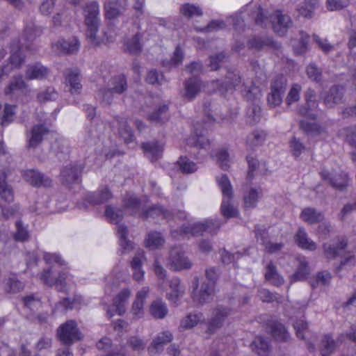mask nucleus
Listing matches in <instances>:
<instances>
[{
    "label": "nucleus",
    "mask_w": 356,
    "mask_h": 356,
    "mask_svg": "<svg viewBox=\"0 0 356 356\" xmlns=\"http://www.w3.org/2000/svg\"><path fill=\"white\" fill-rule=\"evenodd\" d=\"M213 88V92H219L222 94L228 92H232L235 90H241L245 92L248 98L256 99L261 95V90L259 87L252 83L251 86L248 87L244 83H241V76L234 72L228 71L225 77V81L220 83L219 80L211 81Z\"/></svg>",
    "instance_id": "f257e3e1"
},
{
    "label": "nucleus",
    "mask_w": 356,
    "mask_h": 356,
    "mask_svg": "<svg viewBox=\"0 0 356 356\" xmlns=\"http://www.w3.org/2000/svg\"><path fill=\"white\" fill-rule=\"evenodd\" d=\"M270 21L273 31L279 35H284L293 22L291 17L284 15L280 10H277L273 14L267 15L261 7H259L255 17V23L261 26H266Z\"/></svg>",
    "instance_id": "f03ea898"
},
{
    "label": "nucleus",
    "mask_w": 356,
    "mask_h": 356,
    "mask_svg": "<svg viewBox=\"0 0 356 356\" xmlns=\"http://www.w3.org/2000/svg\"><path fill=\"white\" fill-rule=\"evenodd\" d=\"M83 13L87 38L91 44L97 46L100 44L97 38L101 22L99 3L95 1L86 3L83 8Z\"/></svg>",
    "instance_id": "7ed1b4c3"
},
{
    "label": "nucleus",
    "mask_w": 356,
    "mask_h": 356,
    "mask_svg": "<svg viewBox=\"0 0 356 356\" xmlns=\"http://www.w3.org/2000/svg\"><path fill=\"white\" fill-rule=\"evenodd\" d=\"M221 224L217 219H207L202 222L184 224L179 229L172 230L171 235L176 239L185 238L188 235H202L204 232L211 234H215Z\"/></svg>",
    "instance_id": "20e7f679"
},
{
    "label": "nucleus",
    "mask_w": 356,
    "mask_h": 356,
    "mask_svg": "<svg viewBox=\"0 0 356 356\" xmlns=\"http://www.w3.org/2000/svg\"><path fill=\"white\" fill-rule=\"evenodd\" d=\"M216 181L223 195L220 207L222 216L227 218L236 216L238 211L231 204L233 189L228 177L226 175H222L220 177L216 178Z\"/></svg>",
    "instance_id": "39448f33"
},
{
    "label": "nucleus",
    "mask_w": 356,
    "mask_h": 356,
    "mask_svg": "<svg viewBox=\"0 0 356 356\" xmlns=\"http://www.w3.org/2000/svg\"><path fill=\"white\" fill-rule=\"evenodd\" d=\"M216 294L215 286L207 282L199 284V279L195 277L193 280V291L191 298L197 305H204L213 301Z\"/></svg>",
    "instance_id": "423d86ee"
},
{
    "label": "nucleus",
    "mask_w": 356,
    "mask_h": 356,
    "mask_svg": "<svg viewBox=\"0 0 356 356\" xmlns=\"http://www.w3.org/2000/svg\"><path fill=\"white\" fill-rule=\"evenodd\" d=\"M57 335L61 343L65 345H71L83 337L76 321L73 320H69L60 325L57 330Z\"/></svg>",
    "instance_id": "0eeeda50"
},
{
    "label": "nucleus",
    "mask_w": 356,
    "mask_h": 356,
    "mask_svg": "<svg viewBox=\"0 0 356 356\" xmlns=\"http://www.w3.org/2000/svg\"><path fill=\"white\" fill-rule=\"evenodd\" d=\"M346 337L356 343V327H352L351 332L348 334H340L337 341L334 340L330 334H325L321 340V356H330L337 347L343 342Z\"/></svg>",
    "instance_id": "6e6552de"
},
{
    "label": "nucleus",
    "mask_w": 356,
    "mask_h": 356,
    "mask_svg": "<svg viewBox=\"0 0 356 356\" xmlns=\"http://www.w3.org/2000/svg\"><path fill=\"white\" fill-rule=\"evenodd\" d=\"M127 88L126 77L123 74L114 76L108 83V88L104 90L102 94V102L110 104L114 93L121 94Z\"/></svg>",
    "instance_id": "1a4fd4ad"
},
{
    "label": "nucleus",
    "mask_w": 356,
    "mask_h": 356,
    "mask_svg": "<svg viewBox=\"0 0 356 356\" xmlns=\"http://www.w3.org/2000/svg\"><path fill=\"white\" fill-rule=\"evenodd\" d=\"M168 260V267L175 271L189 269L193 265L179 247H174L171 249Z\"/></svg>",
    "instance_id": "9d476101"
},
{
    "label": "nucleus",
    "mask_w": 356,
    "mask_h": 356,
    "mask_svg": "<svg viewBox=\"0 0 356 356\" xmlns=\"http://www.w3.org/2000/svg\"><path fill=\"white\" fill-rule=\"evenodd\" d=\"M305 104L298 107V114L306 119L316 120L317 114L316 109L318 102L316 101V92L314 90L308 88L305 93Z\"/></svg>",
    "instance_id": "9b49d317"
},
{
    "label": "nucleus",
    "mask_w": 356,
    "mask_h": 356,
    "mask_svg": "<svg viewBox=\"0 0 356 356\" xmlns=\"http://www.w3.org/2000/svg\"><path fill=\"white\" fill-rule=\"evenodd\" d=\"M230 312V309L226 307H217L215 308L212 312V316L207 321V333L212 334L220 328Z\"/></svg>",
    "instance_id": "f8f14e48"
},
{
    "label": "nucleus",
    "mask_w": 356,
    "mask_h": 356,
    "mask_svg": "<svg viewBox=\"0 0 356 356\" xmlns=\"http://www.w3.org/2000/svg\"><path fill=\"white\" fill-rule=\"evenodd\" d=\"M67 273L65 271L59 272L58 277L53 275V266L44 269L40 276L41 281L46 285H55L59 291H63L65 287V280Z\"/></svg>",
    "instance_id": "ddd939ff"
},
{
    "label": "nucleus",
    "mask_w": 356,
    "mask_h": 356,
    "mask_svg": "<svg viewBox=\"0 0 356 356\" xmlns=\"http://www.w3.org/2000/svg\"><path fill=\"white\" fill-rule=\"evenodd\" d=\"M322 179L328 181V183L335 189L339 191H343L348 186V176L344 172L332 177L331 173L325 169H323L320 172Z\"/></svg>",
    "instance_id": "4468645a"
},
{
    "label": "nucleus",
    "mask_w": 356,
    "mask_h": 356,
    "mask_svg": "<svg viewBox=\"0 0 356 356\" xmlns=\"http://www.w3.org/2000/svg\"><path fill=\"white\" fill-rule=\"evenodd\" d=\"M113 197V194L107 186H102L93 193H88L84 197V201L89 205H98L108 202Z\"/></svg>",
    "instance_id": "2eb2a0df"
},
{
    "label": "nucleus",
    "mask_w": 356,
    "mask_h": 356,
    "mask_svg": "<svg viewBox=\"0 0 356 356\" xmlns=\"http://www.w3.org/2000/svg\"><path fill=\"white\" fill-rule=\"evenodd\" d=\"M122 206L130 215L142 218L143 209H145V205L134 194H127L122 200Z\"/></svg>",
    "instance_id": "dca6fc26"
},
{
    "label": "nucleus",
    "mask_w": 356,
    "mask_h": 356,
    "mask_svg": "<svg viewBox=\"0 0 356 356\" xmlns=\"http://www.w3.org/2000/svg\"><path fill=\"white\" fill-rule=\"evenodd\" d=\"M80 47V42L76 37L68 40L61 39L52 45V48L58 54H70L77 52Z\"/></svg>",
    "instance_id": "f3484780"
},
{
    "label": "nucleus",
    "mask_w": 356,
    "mask_h": 356,
    "mask_svg": "<svg viewBox=\"0 0 356 356\" xmlns=\"http://www.w3.org/2000/svg\"><path fill=\"white\" fill-rule=\"evenodd\" d=\"M141 147L145 156L151 162H154L162 156L164 144L157 140H154L142 143Z\"/></svg>",
    "instance_id": "a211bd4d"
},
{
    "label": "nucleus",
    "mask_w": 356,
    "mask_h": 356,
    "mask_svg": "<svg viewBox=\"0 0 356 356\" xmlns=\"http://www.w3.org/2000/svg\"><path fill=\"white\" fill-rule=\"evenodd\" d=\"M24 177L35 187H48L51 184L50 178L35 170H26L24 173Z\"/></svg>",
    "instance_id": "6ab92c4d"
},
{
    "label": "nucleus",
    "mask_w": 356,
    "mask_h": 356,
    "mask_svg": "<svg viewBox=\"0 0 356 356\" xmlns=\"http://www.w3.org/2000/svg\"><path fill=\"white\" fill-rule=\"evenodd\" d=\"M65 81L70 86V92L72 95L79 94L82 89L80 82V72L77 68L67 69L65 74Z\"/></svg>",
    "instance_id": "aec40b11"
},
{
    "label": "nucleus",
    "mask_w": 356,
    "mask_h": 356,
    "mask_svg": "<svg viewBox=\"0 0 356 356\" xmlns=\"http://www.w3.org/2000/svg\"><path fill=\"white\" fill-rule=\"evenodd\" d=\"M83 167L81 165H70L64 167L60 172L63 183L69 185L79 180Z\"/></svg>",
    "instance_id": "412c9836"
},
{
    "label": "nucleus",
    "mask_w": 356,
    "mask_h": 356,
    "mask_svg": "<svg viewBox=\"0 0 356 356\" xmlns=\"http://www.w3.org/2000/svg\"><path fill=\"white\" fill-rule=\"evenodd\" d=\"M172 334L170 331H164L159 333L153 339L151 345L148 347L149 355H154L162 350L163 347L172 340Z\"/></svg>",
    "instance_id": "4be33fe9"
},
{
    "label": "nucleus",
    "mask_w": 356,
    "mask_h": 356,
    "mask_svg": "<svg viewBox=\"0 0 356 356\" xmlns=\"http://www.w3.org/2000/svg\"><path fill=\"white\" fill-rule=\"evenodd\" d=\"M171 291L167 294V299L176 305H179L180 299L185 293V287L181 284L178 277H173L170 282Z\"/></svg>",
    "instance_id": "5701e85b"
},
{
    "label": "nucleus",
    "mask_w": 356,
    "mask_h": 356,
    "mask_svg": "<svg viewBox=\"0 0 356 356\" xmlns=\"http://www.w3.org/2000/svg\"><path fill=\"white\" fill-rule=\"evenodd\" d=\"M49 73V70L40 63L29 65L26 67L25 77L27 80H42L46 79Z\"/></svg>",
    "instance_id": "b1692460"
},
{
    "label": "nucleus",
    "mask_w": 356,
    "mask_h": 356,
    "mask_svg": "<svg viewBox=\"0 0 356 356\" xmlns=\"http://www.w3.org/2000/svg\"><path fill=\"white\" fill-rule=\"evenodd\" d=\"M266 326L270 329L273 337L277 341H286L289 338V334L285 327L279 321L273 318L268 319Z\"/></svg>",
    "instance_id": "393cba45"
},
{
    "label": "nucleus",
    "mask_w": 356,
    "mask_h": 356,
    "mask_svg": "<svg viewBox=\"0 0 356 356\" xmlns=\"http://www.w3.org/2000/svg\"><path fill=\"white\" fill-rule=\"evenodd\" d=\"M49 131L48 127L42 124L34 125L30 133L29 138V147H36L42 140L43 136Z\"/></svg>",
    "instance_id": "a878e982"
},
{
    "label": "nucleus",
    "mask_w": 356,
    "mask_h": 356,
    "mask_svg": "<svg viewBox=\"0 0 356 356\" xmlns=\"http://www.w3.org/2000/svg\"><path fill=\"white\" fill-rule=\"evenodd\" d=\"M265 280L275 286H280L284 282V277L278 273L276 266L270 261L265 268Z\"/></svg>",
    "instance_id": "bb28decb"
},
{
    "label": "nucleus",
    "mask_w": 356,
    "mask_h": 356,
    "mask_svg": "<svg viewBox=\"0 0 356 356\" xmlns=\"http://www.w3.org/2000/svg\"><path fill=\"white\" fill-rule=\"evenodd\" d=\"M344 92V88L341 86H334L329 90L324 97V103L327 107H333L341 102Z\"/></svg>",
    "instance_id": "cd10ccee"
},
{
    "label": "nucleus",
    "mask_w": 356,
    "mask_h": 356,
    "mask_svg": "<svg viewBox=\"0 0 356 356\" xmlns=\"http://www.w3.org/2000/svg\"><path fill=\"white\" fill-rule=\"evenodd\" d=\"M201 80L197 76H193L184 83V96L188 100H193L200 91Z\"/></svg>",
    "instance_id": "c85d7f7f"
},
{
    "label": "nucleus",
    "mask_w": 356,
    "mask_h": 356,
    "mask_svg": "<svg viewBox=\"0 0 356 356\" xmlns=\"http://www.w3.org/2000/svg\"><path fill=\"white\" fill-rule=\"evenodd\" d=\"M204 320L202 312L190 313L181 320L179 329L181 331L192 329L197 324L204 323Z\"/></svg>",
    "instance_id": "c756f323"
},
{
    "label": "nucleus",
    "mask_w": 356,
    "mask_h": 356,
    "mask_svg": "<svg viewBox=\"0 0 356 356\" xmlns=\"http://www.w3.org/2000/svg\"><path fill=\"white\" fill-rule=\"evenodd\" d=\"M295 242L302 250L314 251L316 249V244L308 237L304 228H299L295 235Z\"/></svg>",
    "instance_id": "7c9ffc66"
},
{
    "label": "nucleus",
    "mask_w": 356,
    "mask_h": 356,
    "mask_svg": "<svg viewBox=\"0 0 356 356\" xmlns=\"http://www.w3.org/2000/svg\"><path fill=\"white\" fill-rule=\"evenodd\" d=\"M8 175L3 170L0 174V197L5 202L10 203L14 200V193L12 187L6 182Z\"/></svg>",
    "instance_id": "2f4dec72"
},
{
    "label": "nucleus",
    "mask_w": 356,
    "mask_h": 356,
    "mask_svg": "<svg viewBox=\"0 0 356 356\" xmlns=\"http://www.w3.org/2000/svg\"><path fill=\"white\" fill-rule=\"evenodd\" d=\"M145 259V253L143 250L138 251L131 262V267L134 270L133 277L137 281H141L145 275L144 270L142 269L143 260Z\"/></svg>",
    "instance_id": "473e14b6"
},
{
    "label": "nucleus",
    "mask_w": 356,
    "mask_h": 356,
    "mask_svg": "<svg viewBox=\"0 0 356 356\" xmlns=\"http://www.w3.org/2000/svg\"><path fill=\"white\" fill-rule=\"evenodd\" d=\"M131 296V291L126 288L121 290L113 300V305L115 307L116 313L122 316L125 312V305Z\"/></svg>",
    "instance_id": "72a5a7b5"
},
{
    "label": "nucleus",
    "mask_w": 356,
    "mask_h": 356,
    "mask_svg": "<svg viewBox=\"0 0 356 356\" xmlns=\"http://www.w3.org/2000/svg\"><path fill=\"white\" fill-rule=\"evenodd\" d=\"M197 124L195 127V134L186 139V144L190 146L206 149L209 147V140L205 137L204 131L198 132Z\"/></svg>",
    "instance_id": "f704fd0d"
},
{
    "label": "nucleus",
    "mask_w": 356,
    "mask_h": 356,
    "mask_svg": "<svg viewBox=\"0 0 356 356\" xmlns=\"http://www.w3.org/2000/svg\"><path fill=\"white\" fill-rule=\"evenodd\" d=\"M266 234L265 230L261 229L259 227V225L255 227V236L257 239L260 240L262 244L264 245L266 250L270 254L276 253L281 250V249L284 247L283 243H272V242H265L264 235Z\"/></svg>",
    "instance_id": "c9c22d12"
},
{
    "label": "nucleus",
    "mask_w": 356,
    "mask_h": 356,
    "mask_svg": "<svg viewBox=\"0 0 356 356\" xmlns=\"http://www.w3.org/2000/svg\"><path fill=\"white\" fill-rule=\"evenodd\" d=\"M251 349L258 356H268L270 353L269 340L267 338L257 337L250 344Z\"/></svg>",
    "instance_id": "e433bc0d"
},
{
    "label": "nucleus",
    "mask_w": 356,
    "mask_h": 356,
    "mask_svg": "<svg viewBox=\"0 0 356 356\" xmlns=\"http://www.w3.org/2000/svg\"><path fill=\"white\" fill-rule=\"evenodd\" d=\"M300 218L308 224H315L322 221L324 216L322 212L316 211L314 208H305L300 215Z\"/></svg>",
    "instance_id": "4c0bfd02"
},
{
    "label": "nucleus",
    "mask_w": 356,
    "mask_h": 356,
    "mask_svg": "<svg viewBox=\"0 0 356 356\" xmlns=\"http://www.w3.org/2000/svg\"><path fill=\"white\" fill-rule=\"evenodd\" d=\"M168 309L165 302L161 299L154 300L149 306V313L156 319H163L168 314Z\"/></svg>",
    "instance_id": "58836bf2"
},
{
    "label": "nucleus",
    "mask_w": 356,
    "mask_h": 356,
    "mask_svg": "<svg viewBox=\"0 0 356 356\" xmlns=\"http://www.w3.org/2000/svg\"><path fill=\"white\" fill-rule=\"evenodd\" d=\"M58 92L52 86H47L40 90L36 95V101L40 104H45L48 102H53L58 99Z\"/></svg>",
    "instance_id": "ea45409f"
},
{
    "label": "nucleus",
    "mask_w": 356,
    "mask_h": 356,
    "mask_svg": "<svg viewBox=\"0 0 356 356\" xmlns=\"http://www.w3.org/2000/svg\"><path fill=\"white\" fill-rule=\"evenodd\" d=\"M300 128L308 135L318 136L325 131V127L323 125L313 122H308L307 120L300 121Z\"/></svg>",
    "instance_id": "a19ab883"
},
{
    "label": "nucleus",
    "mask_w": 356,
    "mask_h": 356,
    "mask_svg": "<svg viewBox=\"0 0 356 356\" xmlns=\"http://www.w3.org/2000/svg\"><path fill=\"white\" fill-rule=\"evenodd\" d=\"M5 291L8 293H17L22 291L24 284L15 274H10L4 280Z\"/></svg>",
    "instance_id": "79ce46f5"
},
{
    "label": "nucleus",
    "mask_w": 356,
    "mask_h": 356,
    "mask_svg": "<svg viewBox=\"0 0 356 356\" xmlns=\"http://www.w3.org/2000/svg\"><path fill=\"white\" fill-rule=\"evenodd\" d=\"M347 245V240L341 238L339 241V243L336 247H332L330 245L324 244L323 249L325 256L327 259H334L338 256L342 255V253Z\"/></svg>",
    "instance_id": "37998d69"
},
{
    "label": "nucleus",
    "mask_w": 356,
    "mask_h": 356,
    "mask_svg": "<svg viewBox=\"0 0 356 356\" xmlns=\"http://www.w3.org/2000/svg\"><path fill=\"white\" fill-rule=\"evenodd\" d=\"M155 111L147 115V119L152 122L163 123L168 120V106L166 104L155 106Z\"/></svg>",
    "instance_id": "c03bdc74"
},
{
    "label": "nucleus",
    "mask_w": 356,
    "mask_h": 356,
    "mask_svg": "<svg viewBox=\"0 0 356 356\" xmlns=\"http://www.w3.org/2000/svg\"><path fill=\"white\" fill-rule=\"evenodd\" d=\"M263 195L261 189L251 188L243 196L244 207L246 209H252L257 206L259 198Z\"/></svg>",
    "instance_id": "a18cd8bd"
},
{
    "label": "nucleus",
    "mask_w": 356,
    "mask_h": 356,
    "mask_svg": "<svg viewBox=\"0 0 356 356\" xmlns=\"http://www.w3.org/2000/svg\"><path fill=\"white\" fill-rule=\"evenodd\" d=\"M160 216L165 218H169L170 213L163 207L157 205H153L149 207L145 206V209H143L142 218L147 219L148 218H156Z\"/></svg>",
    "instance_id": "49530a36"
},
{
    "label": "nucleus",
    "mask_w": 356,
    "mask_h": 356,
    "mask_svg": "<svg viewBox=\"0 0 356 356\" xmlns=\"http://www.w3.org/2000/svg\"><path fill=\"white\" fill-rule=\"evenodd\" d=\"M248 45L250 49L259 51L265 47H273L274 42L268 37H254L248 41Z\"/></svg>",
    "instance_id": "de8ad7c7"
},
{
    "label": "nucleus",
    "mask_w": 356,
    "mask_h": 356,
    "mask_svg": "<svg viewBox=\"0 0 356 356\" xmlns=\"http://www.w3.org/2000/svg\"><path fill=\"white\" fill-rule=\"evenodd\" d=\"M141 35L140 33L135 34L131 38L124 42L125 51L131 54H138L142 50V44L140 43Z\"/></svg>",
    "instance_id": "09e8293b"
},
{
    "label": "nucleus",
    "mask_w": 356,
    "mask_h": 356,
    "mask_svg": "<svg viewBox=\"0 0 356 356\" xmlns=\"http://www.w3.org/2000/svg\"><path fill=\"white\" fill-rule=\"evenodd\" d=\"M164 238L161 233L150 232L147 234L145 241V246L149 249H156L164 243Z\"/></svg>",
    "instance_id": "8fccbe9b"
},
{
    "label": "nucleus",
    "mask_w": 356,
    "mask_h": 356,
    "mask_svg": "<svg viewBox=\"0 0 356 356\" xmlns=\"http://www.w3.org/2000/svg\"><path fill=\"white\" fill-rule=\"evenodd\" d=\"M119 124V134L124 139V143L129 144L133 142L134 136L131 129L127 125V122L125 119L121 118L118 120Z\"/></svg>",
    "instance_id": "3c124183"
},
{
    "label": "nucleus",
    "mask_w": 356,
    "mask_h": 356,
    "mask_svg": "<svg viewBox=\"0 0 356 356\" xmlns=\"http://www.w3.org/2000/svg\"><path fill=\"white\" fill-rule=\"evenodd\" d=\"M179 170L184 174H191L197 169V164L186 156H180L177 161Z\"/></svg>",
    "instance_id": "603ef678"
},
{
    "label": "nucleus",
    "mask_w": 356,
    "mask_h": 356,
    "mask_svg": "<svg viewBox=\"0 0 356 356\" xmlns=\"http://www.w3.org/2000/svg\"><path fill=\"white\" fill-rule=\"evenodd\" d=\"M266 138V133L262 130H254L247 136L246 144L250 148L260 145Z\"/></svg>",
    "instance_id": "864d4df0"
},
{
    "label": "nucleus",
    "mask_w": 356,
    "mask_h": 356,
    "mask_svg": "<svg viewBox=\"0 0 356 356\" xmlns=\"http://www.w3.org/2000/svg\"><path fill=\"white\" fill-rule=\"evenodd\" d=\"M287 85V79L282 74H277L274 76L270 84V90L284 94Z\"/></svg>",
    "instance_id": "5fc2aeb1"
},
{
    "label": "nucleus",
    "mask_w": 356,
    "mask_h": 356,
    "mask_svg": "<svg viewBox=\"0 0 356 356\" xmlns=\"http://www.w3.org/2000/svg\"><path fill=\"white\" fill-rule=\"evenodd\" d=\"M309 273V268L307 261L305 259L301 260L299 263L296 271L291 277V282H295L298 281L304 280L305 279H306Z\"/></svg>",
    "instance_id": "6e6d98bb"
},
{
    "label": "nucleus",
    "mask_w": 356,
    "mask_h": 356,
    "mask_svg": "<svg viewBox=\"0 0 356 356\" xmlns=\"http://www.w3.org/2000/svg\"><path fill=\"white\" fill-rule=\"evenodd\" d=\"M120 245L124 250H130L133 248V243L127 239L128 229L124 225H119L117 228Z\"/></svg>",
    "instance_id": "4d7b16f0"
},
{
    "label": "nucleus",
    "mask_w": 356,
    "mask_h": 356,
    "mask_svg": "<svg viewBox=\"0 0 356 356\" xmlns=\"http://www.w3.org/2000/svg\"><path fill=\"white\" fill-rule=\"evenodd\" d=\"M289 150L291 154L295 157H299L305 150L306 146L300 140V138L293 136L289 143Z\"/></svg>",
    "instance_id": "13d9d810"
},
{
    "label": "nucleus",
    "mask_w": 356,
    "mask_h": 356,
    "mask_svg": "<svg viewBox=\"0 0 356 356\" xmlns=\"http://www.w3.org/2000/svg\"><path fill=\"white\" fill-rule=\"evenodd\" d=\"M124 211L121 209H116L111 205L106 207L105 216L111 222L118 224L123 218Z\"/></svg>",
    "instance_id": "bf43d9fd"
},
{
    "label": "nucleus",
    "mask_w": 356,
    "mask_h": 356,
    "mask_svg": "<svg viewBox=\"0 0 356 356\" xmlns=\"http://www.w3.org/2000/svg\"><path fill=\"white\" fill-rule=\"evenodd\" d=\"M318 4V0H305L303 5L298 8V11L300 15L310 18Z\"/></svg>",
    "instance_id": "052dcab7"
},
{
    "label": "nucleus",
    "mask_w": 356,
    "mask_h": 356,
    "mask_svg": "<svg viewBox=\"0 0 356 356\" xmlns=\"http://www.w3.org/2000/svg\"><path fill=\"white\" fill-rule=\"evenodd\" d=\"M27 86L22 75L16 76L13 77V81L6 88V95H11L16 90H20L25 88Z\"/></svg>",
    "instance_id": "680f3d73"
},
{
    "label": "nucleus",
    "mask_w": 356,
    "mask_h": 356,
    "mask_svg": "<svg viewBox=\"0 0 356 356\" xmlns=\"http://www.w3.org/2000/svg\"><path fill=\"white\" fill-rule=\"evenodd\" d=\"M302 91V87L298 83H294L291 86L285 102L288 106L299 101L300 97V92Z\"/></svg>",
    "instance_id": "e2e57ef3"
},
{
    "label": "nucleus",
    "mask_w": 356,
    "mask_h": 356,
    "mask_svg": "<svg viewBox=\"0 0 356 356\" xmlns=\"http://www.w3.org/2000/svg\"><path fill=\"white\" fill-rule=\"evenodd\" d=\"M16 232L13 234V238L16 241L24 242L29 238V232L26 227L22 225V221L17 220L15 223Z\"/></svg>",
    "instance_id": "0e129e2a"
},
{
    "label": "nucleus",
    "mask_w": 356,
    "mask_h": 356,
    "mask_svg": "<svg viewBox=\"0 0 356 356\" xmlns=\"http://www.w3.org/2000/svg\"><path fill=\"white\" fill-rule=\"evenodd\" d=\"M16 108V105H11L8 104H5L1 122V126H7L8 124L13 122V118L15 115Z\"/></svg>",
    "instance_id": "69168bd1"
},
{
    "label": "nucleus",
    "mask_w": 356,
    "mask_h": 356,
    "mask_svg": "<svg viewBox=\"0 0 356 356\" xmlns=\"http://www.w3.org/2000/svg\"><path fill=\"white\" fill-rule=\"evenodd\" d=\"M105 17L107 19H114L120 13V5L118 1L107 2L104 5Z\"/></svg>",
    "instance_id": "338daca9"
},
{
    "label": "nucleus",
    "mask_w": 356,
    "mask_h": 356,
    "mask_svg": "<svg viewBox=\"0 0 356 356\" xmlns=\"http://www.w3.org/2000/svg\"><path fill=\"white\" fill-rule=\"evenodd\" d=\"M180 11L183 15L187 17L200 16L202 15V10L199 7L190 3L184 4L181 7Z\"/></svg>",
    "instance_id": "774afa93"
}]
</instances>
